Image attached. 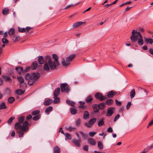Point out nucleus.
<instances>
[{
  "instance_id": "obj_57",
  "label": "nucleus",
  "mask_w": 153,
  "mask_h": 153,
  "mask_svg": "<svg viewBox=\"0 0 153 153\" xmlns=\"http://www.w3.org/2000/svg\"><path fill=\"white\" fill-rule=\"evenodd\" d=\"M2 42L4 44L7 43H8V41L7 39L3 38L2 39Z\"/></svg>"
},
{
  "instance_id": "obj_39",
  "label": "nucleus",
  "mask_w": 153,
  "mask_h": 153,
  "mask_svg": "<svg viewBox=\"0 0 153 153\" xmlns=\"http://www.w3.org/2000/svg\"><path fill=\"white\" fill-rule=\"evenodd\" d=\"M145 41L147 43L151 44L153 42V40L151 38H146Z\"/></svg>"
},
{
  "instance_id": "obj_33",
  "label": "nucleus",
  "mask_w": 153,
  "mask_h": 153,
  "mask_svg": "<svg viewBox=\"0 0 153 153\" xmlns=\"http://www.w3.org/2000/svg\"><path fill=\"white\" fill-rule=\"evenodd\" d=\"M25 117L23 116H22L19 117L18 118L19 123H22L25 120Z\"/></svg>"
},
{
  "instance_id": "obj_3",
  "label": "nucleus",
  "mask_w": 153,
  "mask_h": 153,
  "mask_svg": "<svg viewBox=\"0 0 153 153\" xmlns=\"http://www.w3.org/2000/svg\"><path fill=\"white\" fill-rule=\"evenodd\" d=\"M75 57V54H72L67 58L65 60L64 59L62 62V64L64 66H67L70 64L71 61Z\"/></svg>"
},
{
  "instance_id": "obj_45",
  "label": "nucleus",
  "mask_w": 153,
  "mask_h": 153,
  "mask_svg": "<svg viewBox=\"0 0 153 153\" xmlns=\"http://www.w3.org/2000/svg\"><path fill=\"white\" fill-rule=\"evenodd\" d=\"M20 39L19 36H16L13 37V40L15 42H16L19 41Z\"/></svg>"
},
{
  "instance_id": "obj_10",
  "label": "nucleus",
  "mask_w": 153,
  "mask_h": 153,
  "mask_svg": "<svg viewBox=\"0 0 153 153\" xmlns=\"http://www.w3.org/2000/svg\"><path fill=\"white\" fill-rule=\"evenodd\" d=\"M114 108L110 107L108 108L106 114V116L108 117H110L111 116L113 113Z\"/></svg>"
},
{
  "instance_id": "obj_14",
  "label": "nucleus",
  "mask_w": 153,
  "mask_h": 153,
  "mask_svg": "<svg viewBox=\"0 0 153 153\" xmlns=\"http://www.w3.org/2000/svg\"><path fill=\"white\" fill-rule=\"evenodd\" d=\"M15 128L16 130H19L21 129L22 128V125L21 123L19 122H17L15 123Z\"/></svg>"
},
{
  "instance_id": "obj_48",
  "label": "nucleus",
  "mask_w": 153,
  "mask_h": 153,
  "mask_svg": "<svg viewBox=\"0 0 153 153\" xmlns=\"http://www.w3.org/2000/svg\"><path fill=\"white\" fill-rule=\"evenodd\" d=\"M15 118L14 117L10 118L7 120V122L10 125V124L12 123L13 120Z\"/></svg>"
},
{
  "instance_id": "obj_30",
  "label": "nucleus",
  "mask_w": 153,
  "mask_h": 153,
  "mask_svg": "<svg viewBox=\"0 0 153 153\" xmlns=\"http://www.w3.org/2000/svg\"><path fill=\"white\" fill-rule=\"evenodd\" d=\"M66 103L71 106H74L75 104V103L74 102L69 100H66Z\"/></svg>"
},
{
  "instance_id": "obj_9",
  "label": "nucleus",
  "mask_w": 153,
  "mask_h": 153,
  "mask_svg": "<svg viewBox=\"0 0 153 153\" xmlns=\"http://www.w3.org/2000/svg\"><path fill=\"white\" fill-rule=\"evenodd\" d=\"M31 28L30 27H27L25 28L19 27L18 28V29L20 32L24 33L25 32L27 33L28 32Z\"/></svg>"
},
{
  "instance_id": "obj_12",
  "label": "nucleus",
  "mask_w": 153,
  "mask_h": 153,
  "mask_svg": "<svg viewBox=\"0 0 153 153\" xmlns=\"http://www.w3.org/2000/svg\"><path fill=\"white\" fill-rule=\"evenodd\" d=\"M38 58V62L39 64H42L44 62H45V58L44 59L43 56H39Z\"/></svg>"
},
{
  "instance_id": "obj_11",
  "label": "nucleus",
  "mask_w": 153,
  "mask_h": 153,
  "mask_svg": "<svg viewBox=\"0 0 153 153\" xmlns=\"http://www.w3.org/2000/svg\"><path fill=\"white\" fill-rule=\"evenodd\" d=\"M88 144L92 146L95 145L96 143V141L93 138H88Z\"/></svg>"
},
{
  "instance_id": "obj_5",
  "label": "nucleus",
  "mask_w": 153,
  "mask_h": 153,
  "mask_svg": "<svg viewBox=\"0 0 153 153\" xmlns=\"http://www.w3.org/2000/svg\"><path fill=\"white\" fill-rule=\"evenodd\" d=\"M29 124L27 121H24L22 123V126L21 129V131L22 132H25L27 131L29 129Z\"/></svg>"
},
{
  "instance_id": "obj_55",
  "label": "nucleus",
  "mask_w": 153,
  "mask_h": 153,
  "mask_svg": "<svg viewBox=\"0 0 153 153\" xmlns=\"http://www.w3.org/2000/svg\"><path fill=\"white\" fill-rule=\"evenodd\" d=\"M24 132H22V131H18V133L19 134V137L20 138L22 137L24 134Z\"/></svg>"
},
{
  "instance_id": "obj_42",
  "label": "nucleus",
  "mask_w": 153,
  "mask_h": 153,
  "mask_svg": "<svg viewBox=\"0 0 153 153\" xmlns=\"http://www.w3.org/2000/svg\"><path fill=\"white\" fill-rule=\"evenodd\" d=\"M107 96L108 98L112 97L114 96L113 95V91H111L108 92L107 93Z\"/></svg>"
},
{
  "instance_id": "obj_26",
  "label": "nucleus",
  "mask_w": 153,
  "mask_h": 153,
  "mask_svg": "<svg viewBox=\"0 0 153 153\" xmlns=\"http://www.w3.org/2000/svg\"><path fill=\"white\" fill-rule=\"evenodd\" d=\"M60 92V89L59 88H56L53 93V96H58Z\"/></svg>"
},
{
  "instance_id": "obj_50",
  "label": "nucleus",
  "mask_w": 153,
  "mask_h": 153,
  "mask_svg": "<svg viewBox=\"0 0 153 153\" xmlns=\"http://www.w3.org/2000/svg\"><path fill=\"white\" fill-rule=\"evenodd\" d=\"M67 129L69 131L71 132L74 131L75 129H76V128L75 127H68L67 128Z\"/></svg>"
},
{
  "instance_id": "obj_22",
  "label": "nucleus",
  "mask_w": 153,
  "mask_h": 153,
  "mask_svg": "<svg viewBox=\"0 0 153 153\" xmlns=\"http://www.w3.org/2000/svg\"><path fill=\"white\" fill-rule=\"evenodd\" d=\"M80 141H79L78 140H77L76 139H74L72 140V142L74 144L77 146L79 147L80 146Z\"/></svg>"
},
{
  "instance_id": "obj_15",
  "label": "nucleus",
  "mask_w": 153,
  "mask_h": 153,
  "mask_svg": "<svg viewBox=\"0 0 153 153\" xmlns=\"http://www.w3.org/2000/svg\"><path fill=\"white\" fill-rule=\"evenodd\" d=\"M61 149L58 146H56L54 147L53 153H60Z\"/></svg>"
},
{
  "instance_id": "obj_52",
  "label": "nucleus",
  "mask_w": 153,
  "mask_h": 153,
  "mask_svg": "<svg viewBox=\"0 0 153 153\" xmlns=\"http://www.w3.org/2000/svg\"><path fill=\"white\" fill-rule=\"evenodd\" d=\"M96 133L95 131H91L89 132V134L91 137H93Z\"/></svg>"
},
{
  "instance_id": "obj_53",
  "label": "nucleus",
  "mask_w": 153,
  "mask_h": 153,
  "mask_svg": "<svg viewBox=\"0 0 153 153\" xmlns=\"http://www.w3.org/2000/svg\"><path fill=\"white\" fill-rule=\"evenodd\" d=\"M81 120L80 119H78L76 122V126H78L80 125L81 123Z\"/></svg>"
},
{
  "instance_id": "obj_17",
  "label": "nucleus",
  "mask_w": 153,
  "mask_h": 153,
  "mask_svg": "<svg viewBox=\"0 0 153 153\" xmlns=\"http://www.w3.org/2000/svg\"><path fill=\"white\" fill-rule=\"evenodd\" d=\"M85 23V22H77L74 24L73 25V27L74 28H76L80 26Z\"/></svg>"
},
{
  "instance_id": "obj_51",
  "label": "nucleus",
  "mask_w": 153,
  "mask_h": 153,
  "mask_svg": "<svg viewBox=\"0 0 153 153\" xmlns=\"http://www.w3.org/2000/svg\"><path fill=\"white\" fill-rule=\"evenodd\" d=\"M104 122L103 120H101L99 121L98 123V125L99 126H101L103 125L104 124Z\"/></svg>"
},
{
  "instance_id": "obj_4",
  "label": "nucleus",
  "mask_w": 153,
  "mask_h": 153,
  "mask_svg": "<svg viewBox=\"0 0 153 153\" xmlns=\"http://www.w3.org/2000/svg\"><path fill=\"white\" fill-rule=\"evenodd\" d=\"M60 88L62 92L68 93L70 91V88L67 84L65 83L61 84Z\"/></svg>"
},
{
  "instance_id": "obj_63",
  "label": "nucleus",
  "mask_w": 153,
  "mask_h": 153,
  "mask_svg": "<svg viewBox=\"0 0 153 153\" xmlns=\"http://www.w3.org/2000/svg\"><path fill=\"white\" fill-rule=\"evenodd\" d=\"M135 33H137L138 34V36H139L140 37V39H142V36L141 35V34L140 33V32H137V31H136L135 32Z\"/></svg>"
},
{
  "instance_id": "obj_59",
  "label": "nucleus",
  "mask_w": 153,
  "mask_h": 153,
  "mask_svg": "<svg viewBox=\"0 0 153 153\" xmlns=\"http://www.w3.org/2000/svg\"><path fill=\"white\" fill-rule=\"evenodd\" d=\"M88 146L87 145L84 146L83 148V150L87 152L88 150Z\"/></svg>"
},
{
  "instance_id": "obj_13",
  "label": "nucleus",
  "mask_w": 153,
  "mask_h": 153,
  "mask_svg": "<svg viewBox=\"0 0 153 153\" xmlns=\"http://www.w3.org/2000/svg\"><path fill=\"white\" fill-rule=\"evenodd\" d=\"M16 70L17 71L19 74L21 75L22 72L24 73L23 68L22 67H16L15 68Z\"/></svg>"
},
{
  "instance_id": "obj_62",
  "label": "nucleus",
  "mask_w": 153,
  "mask_h": 153,
  "mask_svg": "<svg viewBox=\"0 0 153 153\" xmlns=\"http://www.w3.org/2000/svg\"><path fill=\"white\" fill-rule=\"evenodd\" d=\"M115 102L117 105L120 106L121 104V102L120 101H118L117 100H115Z\"/></svg>"
},
{
  "instance_id": "obj_31",
  "label": "nucleus",
  "mask_w": 153,
  "mask_h": 153,
  "mask_svg": "<svg viewBox=\"0 0 153 153\" xmlns=\"http://www.w3.org/2000/svg\"><path fill=\"white\" fill-rule=\"evenodd\" d=\"M98 147L100 150L102 149H103V146L102 141H100L98 142Z\"/></svg>"
},
{
  "instance_id": "obj_36",
  "label": "nucleus",
  "mask_w": 153,
  "mask_h": 153,
  "mask_svg": "<svg viewBox=\"0 0 153 153\" xmlns=\"http://www.w3.org/2000/svg\"><path fill=\"white\" fill-rule=\"evenodd\" d=\"M64 135L66 137V139L68 140H71V139L72 137L70 134L68 133H65L64 134Z\"/></svg>"
},
{
  "instance_id": "obj_16",
  "label": "nucleus",
  "mask_w": 153,
  "mask_h": 153,
  "mask_svg": "<svg viewBox=\"0 0 153 153\" xmlns=\"http://www.w3.org/2000/svg\"><path fill=\"white\" fill-rule=\"evenodd\" d=\"M2 77L4 80L6 81H8L9 82H12L11 79L10 77L8 76L5 75H3Z\"/></svg>"
},
{
  "instance_id": "obj_56",
  "label": "nucleus",
  "mask_w": 153,
  "mask_h": 153,
  "mask_svg": "<svg viewBox=\"0 0 153 153\" xmlns=\"http://www.w3.org/2000/svg\"><path fill=\"white\" fill-rule=\"evenodd\" d=\"M131 3V1L127 2H126L124 3L123 4H121L120 6L119 7H121L127 4H129Z\"/></svg>"
},
{
  "instance_id": "obj_41",
  "label": "nucleus",
  "mask_w": 153,
  "mask_h": 153,
  "mask_svg": "<svg viewBox=\"0 0 153 153\" xmlns=\"http://www.w3.org/2000/svg\"><path fill=\"white\" fill-rule=\"evenodd\" d=\"M40 112V111L39 110H36L33 111L32 112V114L33 116L37 115L39 114Z\"/></svg>"
},
{
  "instance_id": "obj_18",
  "label": "nucleus",
  "mask_w": 153,
  "mask_h": 153,
  "mask_svg": "<svg viewBox=\"0 0 153 153\" xmlns=\"http://www.w3.org/2000/svg\"><path fill=\"white\" fill-rule=\"evenodd\" d=\"M44 69L46 71H48L50 69V67L49 66L48 62H45L44 65Z\"/></svg>"
},
{
  "instance_id": "obj_32",
  "label": "nucleus",
  "mask_w": 153,
  "mask_h": 153,
  "mask_svg": "<svg viewBox=\"0 0 153 153\" xmlns=\"http://www.w3.org/2000/svg\"><path fill=\"white\" fill-rule=\"evenodd\" d=\"M99 109H100L101 110H102L105 107V103H100L99 105H98Z\"/></svg>"
},
{
  "instance_id": "obj_19",
  "label": "nucleus",
  "mask_w": 153,
  "mask_h": 153,
  "mask_svg": "<svg viewBox=\"0 0 153 153\" xmlns=\"http://www.w3.org/2000/svg\"><path fill=\"white\" fill-rule=\"evenodd\" d=\"M93 108L94 111L95 113L97 112L100 109L98 105L94 104L93 105Z\"/></svg>"
},
{
  "instance_id": "obj_28",
  "label": "nucleus",
  "mask_w": 153,
  "mask_h": 153,
  "mask_svg": "<svg viewBox=\"0 0 153 153\" xmlns=\"http://www.w3.org/2000/svg\"><path fill=\"white\" fill-rule=\"evenodd\" d=\"M52 110L53 107H52L51 106H48L45 110V112L48 114Z\"/></svg>"
},
{
  "instance_id": "obj_7",
  "label": "nucleus",
  "mask_w": 153,
  "mask_h": 153,
  "mask_svg": "<svg viewBox=\"0 0 153 153\" xmlns=\"http://www.w3.org/2000/svg\"><path fill=\"white\" fill-rule=\"evenodd\" d=\"M95 97L97 100L100 101H102L106 99V97L103 96L101 93L98 92L95 95Z\"/></svg>"
},
{
  "instance_id": "obj_43",
  "label": "nucleus",
  "mask_w": 153,
  "mask_h": 153,
  "mask_svg": "<svg viewBox=\"0 0 153 153\" xmlns=\"http://www.w3.org/2000/svg\"><path fill=\"white\" fill-rule=\"evenodd\" d=\"M16 92L17 94L22 95L24 93V91L20 89H18L16 91Z\"/></svg>"
},
{
  "instance_id": "obj_24",
  "label": "nucleus",
  "mask_w": 153,
  "mask_h": 153,
  "mask_svg": "<svg viewBox=\"0 0 153 153\" xmlns=\"http://www.w3.org/2000/svg\"><path fill=\"white\" fill-rule=\"evenodd\" d=\"M89 116V114L88 112L87 111H85L84 113V119L85 120L88 119V118Z\"/></svg>"
},
{
  "instance_id": "obj_64",
  "label": "nucleus",
  "mask_w": 153,
  "mask_h": 153,
  "mask_svg": "<svg viewBox=\"0 0 153 153\" xmlns=\"http://www.w3.org/2000/svg\"><path fill=\"white\" fill-rule=\"evenodd\" d=\"M79 107V108H85L87 107V106L85 105H80Z\"/></svg>"
},
{
  "instance_id": "obj_37",
  "label": "nucleus",
  "mask_w": 153,
  "mask_h": 153,
  "mask_svg": "<svg viewBox=\"0 0 153 153\" xmlns=\"http://www.w3.org/2000/svg\"><path fill=\"white\" fill-rule=\"evenodd\" d=\"M17 79L18 81L21 84L23 83L24 82V80L22 76H17Z\"/></svg>"
},
{
  "instance_id": "obj_34",
  "label": "nucleus",
  "mask_w": 153,
  "mask_h": 153,
  "mask_svg": "<svg viewBox=\"0 0 153 153\" xmlns=\"http://www.w3.org/2000/svg\"><path fill=\"white\" fill-rule=\"evenodd\" d=\"M70 112L71 114L74 115L77 113V111L74 108H70Z\"/></svg>"
},
{
  "instance_id": "obj_47",
  "label": "nucleus",
  "mask_w": 153,
  "mask_h": 153,
  "mask_svg": "<svg viewBox=\"0 0 153 153\" xmlns=\"http://www.w3.org/2000/svg\"><path fill=\"white\" fill-rule=\"evenodd\" d=\"M138 43L139 45H142L143 43V41L142 39H138Z\"/></svg>"
},
{
  "instance_id": "obj_46",
  "label": "nucleus",
  "mask_w": 153,
  "mask_h": 153,
  "mask_svg": "<svg viewBox=\"0 0 153 153\" xmlns=\"http://www.w3.org/2000/svg\"><path fill=\"white\" fill-rule=\"evenodd\" d=\"M41 116L40 114H38L34 117L33 119L34 121H36L38 120L40 117Z\"/></svg>"
},
{
  "instance_id": "obj_40",
  "label": "nucleus",
  "mask_w": 153,
  "mask_h": 153,
  "mask_svg": "<svg viewBox=\"0 0 153 153\" xmlns=\"http://www.w3.org/2000/svg\"><path fill=\"white\" fill-rule=\"evenodd\" d=\"M7 108V107L5 105V103L4 102H2L0 105V109H2Z\"/></svg>"
},
{
  "instance_id": "obj_1",
  "label": "nucleus",
  "mask_w": 153,
  "mask_h": 153,
  "mask_svg": "<svg viewBox=\"0 0 153 153\" xmlns=\"http://www.w3.org/2000/svg\"><path fill=\"white\" fill-rule=\"evenodd\" d=\"M52 58L54 59V61H52L51 56H47L45 57V62H48L51 69L54 70L59 65V63L58 61V56L56 54L52 55Z\"/></svg>"
},
{
  "instance_id": "obj_2",
  "label": "nucleus",
  "mask_w": 153,
  "mask_h": 153,
  "mask_svg": "<svg viewBox=\"0 0 153 153\" xmlns=\"http://www.w3.org/2000/svg\"><path fill=\"white\" fill-rule=\"evenodd\" d=\"M39 77L40 74L39 73H34L31 74L28 73L25 76V78L28 80V84L32 85L35 80L38 79Z\"/></svg>"
},
{
  "instance_id": "obj_35",
  "label": "nucleus",
  "mask_w": 153,
  "mask_h": 153,
  "mask_svg": "<svg viewBox=\"0 0 153 153\" xmlns=\"http://www.w3.org/2000/svg\"><path fill=\"white\" fill-rule=\"evenodd\" d=\"M135 95V89H133L130 92V96L131 98L132 99L133 97H134Z\"/></svg>"
},
{
  "instance_id": "obj_49",
  "label": "nucleus",
  "mask_w": 153,
  "mask_h": 153,
  "mask_svg": "<svg viewBox=\"0 0 153 153\" xmlns=\"http://www.w3.org/2000/svg\"><path fill=\"white\" fill-rule=\"evenodd\" d=\"M79 132L82 135L83 138L84 139H86V138L87 137V135L86 134L83 133L82 131H79Z\"/></svg>"
},
{
  "instance_id": "obj_25",
  "label": "nucleus",
  "mask_w": 153,
  "mask_h": 153,
  "mask_svg": "<svg viewBox=\"0 0 153 153\" xmlns=\"http://www.w3.org/2000/svg\"><path fill=\"white\" fill-rule=\"evenodd\" d=\"M52 102V100L49 99L45 101L44 104L45 105H50Z\"/></svg>"
},
{
  "instance_id": "obj_21",
  "label": "nucleus",
  "mask_w": 153,
  "mask_h": 153,
  "mask_svg": "<svg viewBox=\"0 0 153 153\" xmlns=\"http://www.w3.org/2000/svg\"><path fill=\"white\" fill-rule=\"evenodd\" d=\"M38 63L37 61H35L32 63L31 66V68L33 70H35L37 67Z\"/></svg>"
},
{
  "instance_id": "obj_6",
  "label": "nucleus",
  "mask_w": 153,
  "mask_h": 153,
  "mask_svg": "<svg viewBox=\"0 0 153 153\" xmlns=\"http://www.w3.org/2000/svg\"><path fill=\"white\" fill-rule=\"evenodd\" d=\"M135 30H133L132 32V35L131 36V39L132 42H136L138 39L137 33H135Z\"/></svg>"
},
{
  "instance_id": "obj_58",
  "label": "nucleus",
  "mask_w": 153,
  "mask_h": 153,
  "mask_svg": "<svg viewBox=\"0 0 153 153\" xmlns=\"http://www.w3.org/2000/svg\"><path fill=\"white\" fill-rule=\"evenodd\" d=\"M131 105V102H128L127 105H126V109L128 110V109L130 108Z\"/></svg>"
},
{
  "instance_id": "obj_38",
  "label": "nucleus",
  "mask_w": 153,
  "mask_h": 153,
  "mask_svg": "<svg viewBox=\"0 0 153 153\" xmlns=\"http://www.w3.org/2000/svg\"><path fill=\"white\" fill-rule=\"evenodd\" d=\"M15 100L14 97H9L8 99V101L10 103H12Z\"/></svg>"
},
{
  "instance_id": "obj_60",
  "label": "nucleus",
  "mask_w": 153,
  "mask_h": 153,
  "mask_svg": "<svg viewBox=\"0 0 153 153\" xmlns=\"http://www.w3.org/2000/svg\"><path fill=\"white\" fill-rule=\"evenodd\" d=\"M107 131L109 133H111L113 131V129L111 127H110L108 128Z\"/></svg>"
},
{
  "instance_id": "obj_44",
  "label": "nucleus",
  "mask_w": 153,
  "mask_h": 153,
  "mask_svg": "<svg viewBox=\"0 0 153 153\" xmlns=\"http://www.w3.org/2000/svg\"><path fill=\"white\" fill-rule=\"evenodd\" d=\"M9 10L7 8H4L2 11V13L3 15H6L8 13Z\"/></svg>"
},
{
  "instance_id": "obj_8",
  "label": "nucleus",
  "mask_w": 153,
  "mask_h": 153,
  "mask_svg": "<svg viewBox=\"0 0 153 153\" xmlns=\"http://www.w3.org/2000/svg\"><path fill=\"white\" fill-rule=\"evenodd\" d=\"M96 119L95 118L91 119L88 123H86L85 125L88 128L91 127L96 122Z\"/></svg>"
},
{
  "instance_id": "obj_20",
  "label": "nucleus",
  "mask_w": 153,
  "mask_h": 153,
  "mask_svg": "<svg viewBox=\"0 0 153 153\" xmlns=\"http://www.w3.org/2000/svg\"><path fill=\"white\" fill-rule=\"evenodd\" d=\"M53 98L54 100L53 102L54 104L58 103L60 102V98L57 97V96H54Z\"/></svg>"
},
{
  "instance_id": "obj_23",
  "label": "nucleus",
  "mask_w": 153,
  "mask_h": 153,
  "mask_svg": "<svg viewBox=\"0 0 153 153\" xmlns=\"http://www.w3.org/2000/svg\"><path fill=\"white\" fill-rule=\"evenodd\" d=\"M114 102V101L111 99H107L105 101V103L107 105H112Z\"/></svg>"
},
{
  "instance_id": "obj_29",
  "label": "nucleus",
  "mask_w": 153,
  "mask_h": 153,
  "mask_svg": "<svg viewBox=\"0 0 153 153\" xmlns=\"http://www.w3.org/2000/svg\"><path fill=\"white\" fill-rule=\"evenodd\" d=\"M15 29L12 28L10 29L8 31V33L10 35H13L15 33Z\"/></svg>"
},
{
  "instance_id": "obj_54",
  "label": "nucleus",
  "mask_w": 153,
  "mask_h": 153,
  "mask_svg": "<svg viewBox=\"0 0 153 153\" xmlns=\"http://www.w3.org/2000/svg\"><path fill=\"white\" fill-rule=\"evenodd\" d=\"M79 2L78 3H76V4H75L74 5H68L67 6H66L65 8H64V9H68V8H70L71 7H72V6H76L77 5H78V4H79Z\"/></svg>"
},
{
  "instance_id": "obj_27",
  "label": "nucleus",
  "mask_w": 153,
  "mask_h": 153,
  "mask_svg": "<svg viewBox=\"0 0 153 153\" xmlns=\"http://www.w3.org/2000/svg\"><path fill=\"white\" fill-rule=\"evenodd\" d=\"M93 100V98L91 95L88 96L85 100V101L87 102H90Z\"/></svg>"
},
{
  "instance_id": "obj_61",
  "label": "nucleus",
  "mask_w": 153,
  "mask_h": 153,
  "mask_svg": "<svg viewBox=\"0 0 153 153\" xmlns=\"http://www.w3.org/2000/svg\"><path fill=\"white\" fill-rule=\"evenodd\" d=\"M120 115L119 114H117L114 117V121L115 122L119 118Z\"/></svg>"
}]
</instances>
